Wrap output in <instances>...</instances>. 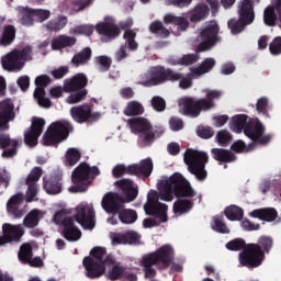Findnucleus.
I'll list each match as a JSON object with an SVG mask.
<instances>
[{
	"mask_svg": "<svg viewBox=\"0 0 281 281\" xmlns=\"http://www.w3.org/2000/svg\"><path fill=\"white\" fill-rule=\"evenodd\" d=\"M172 194H175L176 199H192L196 196V192L190 181L183 175L176 172L168 179L158 182V192L153 190L148 192L147 202L144 205L159 203V199L160 201L170 202L175 199Z\"/></svg>",
	"mask_w": 281,
	"mask_h": 281,
	"instance_id": "obj_1",
	"label": "nucleus"
},
{
	"mask_svg": "<svg viewBox=\"0 0 281 281\" xmlns=\"http://www.w3.org/2000/svg\"><path fill=\"white\" fill-rule=\"evenodd\" d=\"M122 194L108 192L102 201L101 207L106 212V214L117 215L121 210H124V203H132L137 199L139 194V189L134 186L131 179H121L114 183Z\"/></svg>",
	"mask_w": 281,
	"mask_h": 281,
	"instance_id": "obj_2",
	"label": "nucleus"
},
{
	"mask_svg": "<svg viewBox=\"0 0 281 281\" xmlns=\"http://www.w3.org/2000/svg\"><path fill=\"white\" fill-rule=\"evenodd\" d=\"M166 82H179L180 89H190L192 87V77H184L183 72L166 68L164 66L153 67L148 74L140 77L138 82L142 87H159Z\"/></svg>",
	"mask_w": 281,
	"mask_h": 281,
	"instance_id": "obj_3",
	"label": "nucleus"
},
{
	"mask_svg": "<svg viewBox=\"0 0 281 281\" xmlns=\"http://www.w3.org/2000/svg\"><path fill=\"white\" fill-rule=\"evenodd\" d=\"M247 114H237L232 117L231 130L233 133H243L246 137H249L254 144H259V146H267L273 139L272 134H265L266 127L260 122V120L249 121Z\"/></svg>",
	"mask_w": 281,
	"mask_h": 281,
	"instance_id": "obj_4",
	"label": "nucleus"
},
{
	"mask_svg": "<svg viewBox=\"0 0 281 281\" xmlns=\"http://www.w3.org/2000/svg\"><path fill=\"white\" fill-rule=\"evenodd\" d=\"M273 249V238L261 236L258 243L247 244L246 248L239 254V265L247 269H257L265 262V254H270Z\"/></svg>",
	"mask_w": 281,
	"mask_h": 281,
	"instance_id": "obj_5",
	"label": "nucleus"
},
{
	"mask_svg": "<svg viewBox=\"0 0 281 281\" xmlns=\"http://www.w3.org/2000/svg\"><path fill=\"white\" fill-rule=\"evenodd\" d=\"M205 98L196 99L194 97H184L181 100L182 115L188 117H199L201 113L212 111L216 108L215 100H221L223 92L221 90H204Z\"/></svg>",
	"mask_w": 281,
	"mask_h": 281,
	"instance_id": "obj_6",
	"label": "nucleus"
},
{
	"mask_svg": "<svg viewBox=\"0 0 281 281\" xmlns=\"http://www.w3.org/2000/svg\"><path fill=\"white\" fill-rule=\"evenodd\" d=\"M100 169L97 166H89L87 162H80L78 167L72 171L71 181L72 184L69 188V192L74 194L78 192H87L89 184L99 177Z\"/></svg>",
	"mask_w": 281,
	"mask_h": 281,
	"instance_id": "obj_7",
	"label": "nucleus"
},
{
	"mask_svg": "<svg viewBox=\"0 0 281 281\" xmlns=\"http://www.w3.org/2000/svg\"><path fill=\"white\" fill-rule=\"evenodd\" d=\"M87 85H89V79L82 72L64 80V91L65 93H70L67 98L68 104H78V102H82L87 98V93H89L85 89Z\"/></svg>",
	"mask_w": 281,
	"mask_h": 281,
	"instance_id": "obj_8",
	"label": "nucleus"
},
{
	"mask_svg": "<svg viewBox=\"0 0 281 281\" xmlns=\"http://www.w3.org/2000/svg\"><path fill=\"white\" fill-rule=\"evenodd\" d=\"M207 161H210V156L205 151L187 149L184 153V164L188 166L189 172L195 176L198 181L207 179V170H205Z\"/></svg>",
	"mask_w": 281,
	"mask_h": 281,
	"instance_id": "obj_9",
	"label": "nucleus"
},
{
	"mask_svg": "<svg viewBox=\"0 0 281 281\" xmlns=\"http://www.w3.org/2000/svg\"><path fill=\"white\" fill-rule=\"evenodd\" d=\"M90 256L83 259V267L86 269L87 278L95 280V278H102L106 271L104 266V256H106V248L97 246L90 251Z\"/></svg>",
	"mask_w": 281,
	"mask_h": 281,
	"instance_id": "obj_10",
	"label": "nucleus"
},
{
	"mask_svg": "<svg viewBox=\"0 0 281 281\" xmlns=\"http://www.w3.org/2000/svg\"><path fill=\"white\" fill-rule=\"evenodd\" d=\"M153 159L145 158L139 161V164H132L128 166L125 165H116L112 175L115 179H120V177H124V175H131L132 177H144V179H148L150 175H153Z\"/></svg>",
	"mask_w": 281,
	"mask_h": 281,
	"instance_id": "obj_11",
	"label": "nucleus"
},
{
	"mask_svg": "<svg viewBox=\"0 0 281 281\" xmlns=\"http://www.w3.org/2000/svg\"><path fill=\"white\" fill-rule=\"evenodd\" d=\"M74 125L69 121H56L52 123L43 136L44 146H56L69 137Z\"/></svg>",
	"mask_w": 281,
	"mask_h": 281,
	"instance_id": "obj_12",
	"label": "nucleus"
},
{
	"mask_svg": "<svg viewBox=\"0 0 281 281\" xmlns=\"http://www.w3.org/2000/svg\"><path fill=\"white\" fill-rule=\"evenodd\" d=\"M32 59V47L25 46L21 50L14 49L2 58V67L7 71H21L25 67V60Z\"/></svg>",
	"mask_w": 281,
	"mask_h": 281,
	"instance_id": "obj_13",
	"label": "nucleus"
},
{
	"mask_svg": "<svg viewBox=\"0 0 281 281\" xmlns=\"http://www.w3.org/2000/svg\"><path fill=\"white\" fill-rule=\"evenodd\" d=\"M218 32H221V27L216 21L206 23V25L200 32L201 43L198 45L196 52H210V49H212L216 43L221 42Z\"/></svg>",
	"mask_w": 281,
	"mask_h": 281,
	"instance_id": "obj_14",
	"label": "nucleus"
},
{
	"mask_svg": "<svg viewBox=\"0 0 281 281\" xmlns=\"http://www.w3.org/2000/svg\"><path fill=\"white\" fill-rule=\"evenodd\" d=\"M146 256L162 271L172 265V260H175V249H172L170 245H164L156 251L147 254Z\"/></svg>",
	"mask_w": 281,
	"mask_h": 281,
	"instance_id": "obj_15",
	"label": "nucleus"
},
{
	"mask_svg": "<svg viewBox=\"0 0 281 281\" xmlns=\"http://www.w3.org/2000/svg\"><path fill=\"white\" fill-rule=\"evenodd\" d=\"M95 31L100 34L102 43H111V41H115L122 34L120 26L110 18H105L103 22H99L95 25Z\"/></svg>",
	"mask_w": 281,
	"mask_h": 281,
	"instance_id": "obj_16",
	"label": "nucleus"
},
{
	"mask_svg": "<svg viewBox=\"0 0 281 281\" xmlns=\"http://www.w3.org/2000/svg\"><path fill=\"white\" fill-rule=\"evenodd\" d=\"M74 218L83 229H93L95 227V211L91 206H77Z\"/></svg>",
	"mask_w": 281,
	"mask_h": 281,
	"instance_id": "obj_17",
	"label": "nucleus"
},
{
	"mask_svg": "<svg viewBox=\"0 0 281 281\" xmlns=\"http://www.w3.org/2000/svg\"><path fill=\"white\" fill-rule=\"evenodd\" d=\"M70 115L74 122H77V124H85V122H95V120L100 117L99 113L92 112L91 105L89 104L72 106L70 109Z\"/></svg>",
	"mask_w": 281,
	"mask_h": 281,
	"instance_id": "obj_18",
	"label": "nucleus"
},
{
	"mask_svg": "<svg viewBox=\"0 0 281 281\" xmlns=\"http://www.w3.org/2000/svg\"><path fill=\"white\" fill-rule=\"evenodd\" d=\"M3 235L0 236V247L8 245V243H20L23 238L25 231L21 225L3 224Z\"/></svg>",
	"mask_w": 281,
	"mask_h": 281,
	"instance_id": "obj_19",
	"label": "nucleus"
},
{
	"mask_svg": "<svg viewBox=\"0 0 281 281\" xmlns=\"http://www.w3.org/2000/svg\"><path fill=\"white\" fill-rule=\"evenodd\" d=\"M43 128H45V120L41 117H33L30 131L24 134V144L26 146H36L38 138L43 135Z\"/></svg>",
	"mask_w": 281,
	"mask_h": 281,
	"instance_id": "obj_20",
	"label": "nucleus"
},
{
	"mask_svg": "<svg viewBox=\"0 0 281 281\" xmlns=\"http://www.w3.org/2000/svg\"><path fill=\"white\" fill-rule=\"evenodd\" d=\"M14 117V103L10 99H4L0 102V131H8Z\"/></svg>",
	"mask_w": 281,
	"mask_h": 281,
	"instance_id": "obj_21",
	"label": "nucleus"
},
{
	"mask_svg": "<svg viewBox=\"0 0 281 281\" xmlns=\"http://www.w3.org/2000/svg\"><path fill=\"white\" fill-rule=\"evenodd\" d=\"M278 21L281 23V0H273L263 11V23L268 27H276Z\"/></svg>",
	"mask_w": 281,
	"mask_h": 281,
	"instance_id": "obj_22",
	"label": "nucleus"
},
{
	"mask_svg": "<svg viewBox=\"0 0 281 281\" xmlns=\"http://www.w3.org/2000/svg\"><path fill=\"white\" fill-rule=\"evenodd\" d=\"M145 213L147 216H154L158 218L160 223H168V205L161 202L155 204L144 205Z\"/></svg>",
	"mask_w": 281,
	"mask_h": 281,
	"instance_id": "obj_23",
	"label": "nucleus"
},
{
	"mask_svg": "<svg viewBox=\"0 0 281 281\" xmlns=\"http://www.w3.org/2000/svg\"><path fill=\"white\" fill-rule=\"evenodd\" d=\"M24 201L23 193L12 195L7 202V212L14 216V218H23L25 216V209H20Z\"/></svg>",
	"mask_w": 281,
	"mask_h": 281,
	"instance_id": "obj_24",
	"label": "nucleus"
},
{
	"mask_svg": "<svg viewBox=\"0 0 281 281\" xmlns=\"http://www.w3.org/2000/svg\"><path fill=\"white\" fill-rule=\"evenodd\" d=\"M0 148L3 150L2 157L10 159L16 155L19 140L10 138L8 134H0Z\"/></svg>",
	"mask_w": 281,
	"mask_h": 281,
	"instance_id": "obj_25",
	"label": "nucleus"
},
{
	"mask_svg": "<svg viewBox=\"0 0 281 281\" xmlns=\"http://www.w3.org/2000/svg\"><path fill=\"white\" fill-rule=\"evenodd\" d=\"M61 236L69 243H76L79 238H82V232L72 220H66L61 227Z\"/></svg>",
	"mask_w": 281,
	"mask_h": 281,
	"instance_id": "obj_26",
	"label": "nucleus"
},
{
	"mask_svg": "<svg viewBox=\"0 0 281 281\" xmlns=\"http://www.w3.org/2000/svg\"><path fill=\"white\" fill-rule=\"evenodd\" d=\"M238 16L247 23L256 21V12L254 11V1L240 0L238 4Z\"/></svg>",
	"mask_w": 281,
	"mask_h": 281,
	"instance_id": "obj_27",
	"label": "nucleus"
},
{
	"mask_svg": "<svg viewBox=\"0 0 281 281\" xmlns=\"http://www.w3.org/2000/svg\"><path fill=\"white\" fill-rule=\"evenodd\" d=\"M43 186L47 194H60V192H63V176L55 175L50 176L48 179L44 178Z\"/></svg>",
	"mask_w": 281,
	"mask_h": 281,
	"instance_id": "obj_28",
	"label": "nucleus"
},
{
	"mask_svg": "<svg viewBox=\"0 0 281 281\" xmlns=\"http://www.w3.org/2000/svg\"><path fill=\"white\" fill-rule=\"evenodd\" d=\"M211 155L215 161H218V164H234L237 159L232 150L225 148H212Z\"/></svg>",
	"mask_w": 281,
	"mask_h": 281,
	"instance_id": "obj_29",
	"label": "nucleus"
},
{
	"mask_svg": "<svg viewBox=\"0 0 281 281\" xmlns=\"http://www.w3.org/2000/svg\"><path fill=\"white\" fill-rule=\"evenodd\" d=\"M251 218H259V221H266L267 223H273L278 218V211L276 209H256L249 213Z\"/></svg>",
	"mask_w": 281,
	"mask_h": 281,
	"instance_id": "obj_30",
	"label": "nucleus"
},
{
	"mask_svg": "<svg viewBox=\"0 0 281 281\" xmlns=\"http://www.w3.org/2000/svg\"><path fill=\"white\" fill-rule=\"evenodd\" d=\"M164 23L166 25H177L178 30L186 32L190 27V21L184 16H177L172 13H168L164 16Z\"/></svg>",
	"mask_w": 281,
	"mask_h": 281,
	"instance_id": "obj_31",
	"label": "nucleus"
},
{
	"mask_svg": "<svg viewBox=\"0 0 281 281\" xmlns=\"http://www.w3.org/2000/svg\"><path fill=\"white\" fill-rule=\"evenodd\" d=\"M127 124H130V127L134 133H148V131H151L153 128L150 122L144 117L130 119Z\"/></svg>",
	"mask_w": 281,
	"mask_h": 281,
	"instance_id": "obj_32",
	"label": "nucleus"
},
{
	"mask_svg": "<svg viewBox=\"0 0 281 281\" xmlns=\"http://www.w3.org/2000/svg\"><path fill=\"white\" fill-rule=\"evenodd\" d=\"M210 16V7L207 4H198L193 8L190 15L191 23H201Z\"/></svg>",
	"mask_w": 281,
	"mask_h": 281,
	"instance_id": "obj_33",
	"label": "nucleus"
},
{
	"mask_svg": "<svg viewBox=\"0 0 281 281\" xmlns=\"http://www.w3.org/2000/svg\"><path fill=\"white\" fill-rule=\"evenodd\" d=\"M140 265L143 267L144 271V278L146 280H153L155 276H157V270H155V265H157L155 261H151L150 257L144 255L140 260Z\"/></svg>",
	"mask_w": 281,
	"mask_h": 281,
	"instance_id": "obj_34",
	"label": "nucleus"
},
{
	"mask_svg": "<svg viewBox=\"0 0 281 281\" xmlns=\"http://www.w3.org/2000/svg\"><path fill=\"white\" fill-rule=\"evenodd\" d=\"M76 45V37L60 35L52 42V48L55 50L65 49V47H74Z\"/></svg>",
	"mask_w": 281,
	"mask_h": 281,
	"instance_id": "obj_35",
	"label": "nucleus"
},
{
	"mask_svg": "<svg viewBox=\"0 0 281 281\" xmlns=\"http://www.w3.org/2000/svg\"><path fill=\"white\" fill-rule=\"evenodd\" d=\"M224 216L228 221H243V216H245V211L243 207L236 205V204H231L229 206H226L224 210Z\"/></svg>",
	"mask_w": 281,
	"mask_h": 281,
	"instance_id": "obj_36",
	"label": "nucleus"
},
{
	"mask_svg": "<svg viewBox=\"0 0 281 281\" xmlns=\"http://www.w3.org/2000/svg\"><path fill=\"white\" fill-rule=\"evenodd\" d=\"M92 54L93 52L91 50V48L86 47L81 52L74 55V57L71 58V63L72 65H75V67H80V65H87V63L91 60Z\"/></svg>",
	"mask_w": 281,
	"mask_h": 281,
	"instance_id": "obj_37",
	"label": "nucleus"
},
{
	"mask_svg": "<svg viewBox=\"0 0 281 281\" xmlns=\"http://www.w3.org/2000/svg\"><path fill=\"white\" fill-rule=\"evenodd\" d=\"M214 67H216V59L207 57L199 67L192 69V74H194V76H203L204 74H210Z\"/></svg>",
	"mask_w": 281,
	"mask_h": 281,
	"instance_id": "obj_38",
	"label": "nucleus"
},
{
	"mask_svg": "<svg viewBox=\"0 0 281 281\" xmlns=\"http://www.w3.org/2000/svg\"><path fill=\"white\" fill-rule=\"evenodd\" d=\"M194 206V202L188 199H179L173 203V213L181 216L183 214H188L190 210Z\"/></svg>",
	"mask_w": 281,
	"mask_h": 281,
	"instance_id": "obj_39",
	"label": "nucleus"
},
{
	"mask_svg": "<svg viewBox=\"0 0 281 281\" xmlns=\"http://www.w3.org/2000/svg\"><path fill=\"white\" fill-rule=\"evenodd\" d=\"M32 258H34V250L32 245L29 243L22 244L18 252V260H20L22 265H27Z\"/></svg>",
	"mask_w": 281,
	"mask_h": 281,
	"instance_id": "obj_40",
	"label": "nucleus"
},
{
	"mask_svg": "<svg viewBox=\"0 0 281 281\" xmlns=\"http://www.w3.org/2000/svg\"><path fill=\"white\" fill-rule=\"evenodd\" d=\"M19 16L22 25L26 27L34 25V9L20 7Z\"/></svg>",
	"mask_w": 281,
	"mask_h": 281,
	"instance_id": "obj_41",
	"label": "nucleus"
},
{
	"mask_svg": "<svg viewBox=\"0 0 281 281\" xmlns=\"http://www.w3.org/2000/svg\"><path fill=\"white\" fill-rule=\"evenodd\" d=\"M149 32L158 38H168L170 36V31L164 26V23L157 20L150 23Z\"/></svg>",
	"mask_w": 281,
	"mask_h": 281,
	"instance_id": "obj_42",
	"label": "nucleus"
},
{
	"mask_svg": "<svg viewBox=\"0 0 281 281\" xmlns=\"http://www.w3.org/2000/svg\"><path fill=\"white\" fill-rule=\"evenodd\" d=\"M14 38H16V29H14V25H7L0 37V44L8 47V45L14 43Z\"/></svg>",
	"mask_w": 281,
	"mask_h": 281,
	"instance_id": "obj_43",
	"label": "nucleus"
},
{
	"mask_svg": "<svg viewBox=\"0 0 281 281\" xmlns=\"http://www.w3.org/2000/svg\"><path fill=\"white\" fill-rule=\"evenodd\" d=\"M123 38L125 41L124 45L131 50V52H137L139 44L135 38H137V33L131 29L126 30L123 34Z\"/></svg>",
	"mask_w": 281,
	"mask_h": 281,
	"instance_id": "obj_44",
	"label": "nucleus"
},
{
	"mask_svg": "<svg viewBox=\"0 0 281 281\" xmlns=\"http://www.w3.org/2000/svg\"><path fill=\"white\" fill-rule=\"evenodd\" d=\"M119 214V220L124 225H133L137 221V212L133 209H122Z\"/></svg>",
	"mask_w": 281,
	"mask_h": 281,
	"instance_id": "obj_45",
	"label": "nucleus"
},
{
	"mask_svg": "<svg viewBox=\"0 0 281 281\" xmlns=\"http://www.w3.org/2000/svg\"><path fill=\"white\" fill-rule=\"evenodd\" d=\"M247 25H251V23L246 22L243 18L231 19L227 22L228 30H231L232 34H240V32H245V27H247Z\"/></svg>",
	"mask_w": 281,
	"mask_h": 281,
	"instance_id": "obj_46",
	"label": "nucleus"
},
{
	"mask_svg": "<svg viewBox=\"0 0 281 281\" xmlns=\"http://www.w3.org/2000/svg\"><path fill=\"white\" fill-rule=\"evenodd\" d=\"M144 113V105L139 103L138 101H131L127 103L125 110H124V115L127 117H135L137 115H143Z\"/></svg>",
	"mask_w": 281,
	"mask_h": 281,
	"instance_id": "obj_47",
	"label": "nucleus"
},
{
	"mask_svg": "<svg viewBox=\"0 0 281 281\" xmlns=\"http://www.w3.org/2000/svg\"><path fill=\"white\" fill-rule=\"evenodd\" d=\"M211 227L213 232H217V234H229V228L227 227V224H225L223 215L214 216Z\"/></svg>",
	"mask_w": 281,
	"mask_h": 281,
	"instance_id": "obj_48",
	"label": "nucleus"
},
{
	"mask_svg": "<svg viewBox=\"0 0 281 281\" xmlns=\"http://www.w3.org/2000/svg\"><path fill=\"white\" fill-rule=\"evenodd\" d=\"M38 211L33 210L24 217L23 225L27 229H34V227L38 226Z\"/></svg>",
	"mask_w": 281,
	"mask_h": 281,
	"instance_id": "obj_49",
	"label": "nucleus"
},
{
	"mask_svg": "<svg viewBox=\"0 0 281 281\" xmlns=\"http://www.w3.org/2000/svg\"><path fill=\"white\" fill-rule=\"evenodd\" d=\"M66 166H76L80 161L82 154L76 148H68L66 151Z\"/></svg>",
	"mask_w": 281,
	"mask_h": 281,
	"instance_id": "obj_50",
	"label": "nucleus"
},
{
	"mask_svg": "<svg viewBox=\"0 0 281 281\" xmlns=\"http://www.w3.org/2000/svg\"><path fill=\"white\" fill-rule=\"evenodd\" d=\"M67 25V18L60 16L56 20H50L47 22L46 27L49 32H60Z\"/></svg>",
	"mask_w": 281,
	"mask_h": 281,
	"instance_id": "obj_51",
	"label": "nucleus"
},
{
	"mask_svg": "<svg viewBox=\"0 0 281 281\" xmlns=\"http://www.w3.org/2000/svg\"><path fill=\"white\" fill-rule=\"evenodd\" d=\"M228 251H245L247 249V243L243 238H235L226 244Z\"/></svg>",
	"mask_w": 281,
	"mask_h": 281,
	"instance_id": "obj_52",
	"label": "nucleus"
},
{
	"mask_svg": "<svg viewBox=\"0 0 281 281\" xmlns=\"http://www.w3.org/2000/svg\"><path fill=\"white\" fill-rule=\"evenodd\" d=\"M256 110L258 113H261V115L271 117V115H269V99L267 97H261L257 100Z\"/></svg>",
	"mask_w": 281,
	"mask_h": 281,
	"instance_id": "obj_53",
	"label": "nucleus"
},
{
	"mask_svg": "<svg viewBox=\"0 0 281 281\" xmlns=\"http://www.w3.org/2000/svg\"><path fill=\"white\" fill-rule=\"evenodd\" d=\"M150 102L154 111H157V113H164V111H166V99L155 95L151 98Z\"/></svg>",
	"mask_w": 281,
	"mask_h": 281,
	"instance_id": "obj_54",
	"label": "nucleus"
},
{
	"mask_svg": "<svg viewBox=\"0 0 281 281\" xmlns=\"http://www.w3.org/2000/svg\"><path fill=\"white\" fill-rule=\"evenodd\" d=\"M216 139L220 146H228L232 142V134L227 130H222L217 132Z\"/></svg>",
	"mask_w": 281,
	"mask_h": 281,
	"instance_id": "obj_55",
	"label": "nucleus"
},
{
	"mask_svg": "<svg viewBox=\"0 0 281 281\" xmlns=\"http://www.w3.org/2000/svg\"><path fill=\"white\" fill-rule=\"evenodd\" d=\"M43 177V169L41 167H35L31 170L30 175L27 176L25 183H36Z\"/></svg>",
	"mask_w": 281,
	"mask_h": 281,
	"instance_id": "obj_56",
	"label": "nucleus"
},
{
	"mask_svg": "<svg viewBox=\"0 0 281 281\" xmlns=\"http://www.w3.org/2000/svg\"><path fill=\"white\" fill-rule=\"evenodd\" d=\"M182 67H190V65H194L199 63V54H186L181 56Z\"/></svg>",
	"mask_w": 281,
	"mask_h": 281,
	"instance_id": "obj_57",
	"label": "nucleus"
},
{
	"mask_svg": "<svg viewBox=\"0 0 281 281\" xmlns=\"http://www.w3.org/2000/svg\"><path fill=\"white\" fill-rule=\"evenodd\" d=\"M33 15L40 23H43L44 21H47L49 16H52V11L50 10H45V9H33Z\"/></svg>",
	"mask_w": 281,
	"mask_h": 281,
	"instance_id": "obj_58",
	"label": "nucleus"
},
{
	"mask_svg": "<svg viewBox=\"0 0 281 281\" xmlns=\"http://www.w3.org/2000/svg\"><path fill=\"white\" fill-rule=\"evenodd\" d=\"M269 52L272 56H280L281 54V36H277L269 45Z\"/></svg>",
	"mask_w": 281,
	"mask_h": 281,
	"instance_id": "obj_59",
	"label": "nucleus"
},
{
	"mask_svg": "<svg viewBox=\"0 0 281 281\" xmlns=\"http://www.w3.org/2000/svg\"><path fill=\"white\" fill-rule=\"evenodd\" d=\"M98 65L100 66V71H109L111 69V58H109L108 56H98L95 58Z\"/></svg>",
	"mask_w": 281,
	"mask_h": 281,
	"instance_id": "obj_60",
	"label": "nucleus"
},
{
	"mask_svg": "<svg viewBox=\"0 0 281 281\" xmlns=\"http://www.w3.org/2000/svg\"><path fill=\"white\" fill-rule=\"evenodd\" d=\"M74 220V217L67 216V213L65 211H58L54 214L53 221L55 225H61V227H65V221Z\"/></svg>",
	"mask_w": 281,
	"mask_h": 281,
	"instance_id": "obj_61",
	"label": "nucleus"
},
{
	"mask_svg": "<svg viewBox=\"0 0 281 281\" xmlns=\"http://www.w3.org/2000/svg\"><path fill=\"white\" fill-rule=\"evenodd\" d=\"M124 274V268L120 266H113L112 269L108 273L109 280L115 281L120 280Z\"/></svg>",
	"mask_w": 281,
	"mask_h": 281,
	"instance_id": "obj_62",
	"label": "nucleus"
},
{
	"mask_svg": "<svg viewBox=\"0 0 281 281\" xmlns=\"http://www.w3.org/2000/svg\"><path fill=\"white\" fill-rule=\"evenodd\" d=\"M26 186H29L26 191V203H32L36 194H38V186H36V183H30Z\"/></svg>",
	"mask_w": 281,
	"mask_h": 281,
	"instance_id": "obj_63",
	"label": "nucleus"
},
{
	"mask_svg": "<svg viewBox=\"0 0 281 281\" xmlns=\"http://www.w3.org/2000/svg\"><path fill=\"white\" fill-rule=\"evenodd\" d=\"M196 135L202 139H211V137H214V130H212V127H199Z\"/></svg>",
	"mask_w": 281,
	"mask_h": 281,
	"instance_id": "obj_64",
	"label": "nucleus"
}]
</instances>
